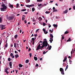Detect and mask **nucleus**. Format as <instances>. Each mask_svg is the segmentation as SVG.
<instances>
[{
    "label": "nucleus",
    "instance_id": "obj_40",
    "mask_svg": "<svg viewBox=\"0 0 75 75\" xmlns=\"http://www.w3.org/2000/svg\"><path fill=\"white\" fill-rule=\"evenodd\" d=\"M39 30H40V29H37L36 30V33H37V32H38V31H39Z\"/></svg>",
    "mask_w": 75,
    "mask_h": 75
},
{
    "label": "nucleus",
    "instance_id": "obj_6",
    "mask_svg": "<svg viewBox=\"0 0 75 75\" xmlns=\"http://www.w3.org/2000/svg\"><path fill=\"white\" fill-rule=\"evenodd\" d=\"M9 20H13L14 18L13 16H9L7 18Z\"/></svg>",
    "mask_w": 75,
    "mask_h": 75
},
{
    "label": "nucleus",
    "instance_id": "obj_36",
    "mask_svg": "<svg viewBox=\"0 0 75 75\" xmlns=\"http://www.w3.org/2000/svg\"><path fill=\"white\" fill-rule=\"evenodd\" d=\"M64 13H67V10H66L65 11H64Z\"/></svg>",
    "mask_w": 75,
    "mask_h": 75
},
{
    "label": "nucleus",
    "instance_id": "obj_8",
    "mask_svg": "<svg viewBox=\"0 0 75 75\" xmlns=\"http://www.w3.org/2000/svg\"><path fill=\"white\" fill-rule=\"evenodd\" d=\"M65 58H64V59L63 60V62H65L66 61V60H67V57H65Z\"/></svg>",
    "mask_w": 75,
    "mask_h": 75
},
{
    "label": "nucleus",
    "instance_id": "obj_43",
    "mask_svg": "<svg viewBox=\"0 0 75 75\" xmlns=\"http://www.w3.org/2000/svg\"><path fill=\"white\" fill-rule=\"evenodd\" d=\"M42 30L43 31H44V33L46 31L45 29H44V28Z\"/></svg>",
    "mask_w": 75,
    "mask_h": 75
},
{
    "label": "nucleus",
    "instance_id": "obj_33",
    "mask_svg": "<svg viewBox=\"0 0 75 75\" xmlns=\"http://www.w3.org/2000/svg\"><path fill=\"white\" fill-rule=\"evenodd\" d=\"M58 11V10L57 9H54L53 11V12H56Z\"/></svg>",
    "mask_w": 75,
    "mask_h": 75
},
{
    "label": "nucleus",
    "instance_id": "obj_45",
    "mask_svg": "<svg viewBox=\"0 0 75 75\" xmlns=\"http://www.w3.org/2000/svg\"><path fill=\"white\" fill-rule=\"evenodd\" d=\"M64 36H62V40H64Z\"/></svg>",
    "mask_w": 75,
    "mask_h": 75
},
{
    "label": "nucleus",
    "instance_id": "obj_20",
    "mask_svg": "<svg viewBox=\"0 0 75 75\" xmlns=\"http://www.w3.org/2000/svg\"><path fill=\"white\" fill-rule=\"evenodd\" d=\"M9 7H11V8H13V6L12 5H9Z\"/></svg>",
    "mask_w": 75,
    "mask_h": 75
},
{
    "label": "nucleus",
    "instance_id": "obj_24",
    "mask_svg": "<svg viewBox=\"0 0 75 75\" xmlns=\"http://www.w3.org/2000/svg\"><path fill=\"white\" fill-rule=\"evenodd\" d=\"M50 43H52V42L53 41V39H50L49 40Z\"/></svg>",
    "mask_w": 75,
    "mask_h": 75
},
{
    "label": "nucleus",
    "instance_id": "obj_12",
    "mask_svg": "<svg viewBox=\"0 0 75 75\" xmlns=\"http://www.w3.org/2000/svg\"><path fill=\"white\" fill-rule=\"evenodd\" d=\"M71 41V38H69L68 40H67V42H69V41Z\"/></svg>",
    "mask_w": 75,
    "mask_h": 75
},
{
    "label": "nucleus",
    "instance_id": "obj_55",
    "mask_svg": "<svg viewBox=\"0 0 75 75\" xmlns=\"http://www.w3.org/2000/svg\"><path fill=\"white\" fill-rule=\"evenodd\" d=\"M15 53L16 54H17V51H15Z\"/></svg>",
    "mask_w": 75,
    "mask_h": 75
},
{
    "label": "nucleus",
    "instance_id": "obj_46",
    "mask_svg": "<svg viewBox=\"0 0 75 75\" xmlns=\"http://www.w3.org/2000/svg\"><path fill=\"white\" fill-rule=\"evenodd\" d=\"M36 67H38V64H36L35 65Z\"/></svg>",
    "mask_w": 75,
    "mask_h": 75
},
{
    "label": "nucleus",
    "instance_id": "obj_64",
    "mask_svg": "<svg viewBox=\"0 0 75 75\" xmlns=\"http://www.w3.org/2000/svg\"><path fill=\"white\" fill-rule=\"evenodd\" d=\"M71 10V8H69V10Z\"/></svg>",
    "mask_w": 75,
    "mask_h": 75
},
{
    "label": "nucleus",
    "instance_id": "obj_50",
    "mask_svg": "<svg viewBox=\"0 0 75 75\" xmlns=\"http://www.w3.org/2000/svg\"><path fill=\"white\" fill-rule=\"evenodd\" d=\"M24 14H28V12H25L24 13Z\"/></svg>",
    "mask_w": 75,
    "mask_h": 75
},
{
    "label": "nucleus",
    "instance_id": "obj_2",
    "mask_svg": "<svg viewBox=\"0 0 75 75\" xmlns=\"http://www.w3.org/2000/svg\"><path fill=\"white\" fill-rule=\"evenodd\" d=\"M1 6L3 7L1 8V11H5V10L7 8V6L5 5H4V4H2Z\"/></svg>",
    "mask_w": 75,
    "mask_h": 75
},
{
    "label": "nucleus",
    "instance_id": "obj_37",
    "mask_svg": "<svg viewBox=\"0 0 75 75\" xmlns=\"http://www.w3.org/2000/svg\"><path fill=\"white\" fill-rule=\"evenodd\" d=\"M25 19V18L24 17H23L22 18V21H24Z\"/></svg>",
    "mask_w": 75,
    "mask_h": 75
},
{
    "label": "nucleus",
    "instance_id": "obj_27",
    "mask_svg": "<svg viewBox=\"0 0 75 75\" xmlns=\"http://www.w3.org/2000/svg\"><path fill=\"white\" fill-rule=\"evenodd\" d=\"M19 4H16V8H18V7H19Z\"/></svg>",
    "mask_w": 75,
    "mask_h": 75
},
{
    "label": "nucleus",
    "instance_id": "obj_25",
    "mask_svg": "<svg viewBox=\"0 0 75 75\" xmlns=\"http://www.w3.org/2000/svg\"><path fill=\"white\" fill-rule=\"evenodd\" d=\"M8 44H7V43H6V44L5 45V48H7V46H8Z\"/></svg>",
    "mask_w": 75,
    "mask_h": 75
},
{
    "label": "nucleus",
    "instance_id": "obj_30",
    "mask_svg": "<svg viewBox=\"0 0 75 75\" xmlns=\"http://www.w3.org/2000/svg\"><path fill=\"white\" fill-rule=\"evenodd\" d=\"M42 25H43L44 26H45V25H46V24H45V23H44V22H43Z\"/></svg>",
    "mask_w": 75,
    "mask_h": 75
},
{
    "label": "nucleus",
    "instance_id": "obj_61",
    "mask_svg": "<svg viewBox=\"0 0 75 75\" xmlns=\"http://www.w3.org/2000/svg\"><path fill=\"white\" fill-rule=\"evenodd\" d=\"M20 25V22L18 23V25Z\"/></svg>",
    "mask_w": 75,
    "mask_h": 75
},
{
    "label": "nucleus",
    "instance_id": "obj_11",
    "mask_svg": "<svg viewBox=\"0 0 75 75\" xmlns=\"http://www.w3.org/2000/svg\"><path fill=\"white\" fill-rule=\"evenodd\" d=\"M25 1L27 3H28L30 2V0H26Z\"/></svg>",
    "mask_w": 75,
    "mask_h": 75
},
{
    "label": "nucleus",
    "instance_id": "obj_49",
    "mask_svg": "<svg viewBox=\"0 0 75 75\" xmlns=\"http://www.w3.org/2000/svg\"><path fill=\"white\" fill-rule=\"evenodd\" d=\"M73 8L74 10H75V6H73Z\"/></svg>",
    "mask_w": 75,
    "mask_h": 75
},
{
    "label": "nucleus",
    "instance_id": "obj_57",
    "mask_svg": "<svg viewBox=\"0 0 75 75\" xmlns=\"http://www.w3.org/2000/svg\"><path fill=\"white\" fill-rule=\"evenodd\" d=\"M17 50L18 51H19V52H20V51H21L20 50Z\"/></svg>",
    "mask_w": 75,
    "mask_h": 75
},
{
    "label": "nucleus",
    "instance_id": "obj_28",
    "mask_svg": "<svg viewBox=\"0 0 75 75\" xmlns=\"http://www.w3.org/2000/svg\"><path fill=\"white\" fill-rule=\"evenodd\" d=\"M14 47H15L16 48V43H14Z\"/></svg>",
    "mask_w": 75,
    "mask_h": 75
},
{
    "label": "nucleus",
    "instance_id": "obj_63",
    "mask_svg": "<svg viewBox=\"0 0 75 75\" xmlns=\"http://www.w3.org/2000/svg\"><path fill=\"white\" fill-rule=\"evenodd\" d=\"M22 31H21V30H20V33H21Z\"/></svg>",
    "mask_w": 75,
    "mask_h": 75
},
{
    "label": "nucleus",
    "instance_id": "obj_35",
    "mask_svg": "<svg viewBox=\"0 0 75 75\" xmlns=\"http://www.w3.org/2000/svg\"><path fill=\"white\" fill-rule=\"evenodd\" d=\"M39 18L40 19V20H41V21L42 20V19L41 17H39Z\"/></svg>",
    "mask_w": 75,
    "mask_h": 75
},
{
    "label": "nucleus",
    "instance_id": "obj_3",
    "mask_svg": "<svg viewBox=\"0 0 75 75\" xmlns=\"http://www.w3.org/2000/svg\"><path fill=\"white\" fill-rule=\"evenodd\" d=\"M60 71L61 72V74H63V75H64L65 74L64 73V69L62 68H60Z\"/></svg>",
    "mask_w": 75,
    "mask_h": 75
},
{
    "label": "nucleus",
    "instance_id": "obj_26",
    "mask_svg": "<svg viewBox=\"0 0 75 75\" xmlns=\"http://www.w3.org/2000/svg\"><path fill=\"white\" fill-rule=\"evenodd\" d=\"M68 33H69V32H68V31H66L64 33L65 34H68Z\"/></svg>",
    "mask_w": 75,
    "mask_h": 75
},
{
    "label": "nucleus",
    "instance_id": "obj_15",
    "mask_svg": "<svg viewBox=\"0 0 75 75\" xmlns=\"http://www.w3.org/2000/svg\"><path fill=\"white\" fill-rule=\"evenodd\" d=\"M19 67L21 68V67H23V65L21 64H19Z\"/></svg>",
    "mask_w": 75,
    "mask_h": 75
},
{
    "label": "nucleus",
    "instance_id": "obj_32",
    "mask_svg": "<svg viewBox=\"0 0 75 75\" xmlns=\"http://www.w3.org/2000/svg\"><path fill=\"white\" fill-rule=\"evenodd\" d=\"M3 21H2V19H1V18H0V23H1V22Z\"/></svg>",
    "mask_w": 75,
    "mask_h": 75
},
{
    "label": "nucleus",
    "instance_id": "obj_5",
    "mask_svg": "<svg viewBox=\"0 0 75 75\" xmlns=\"http://www.w3.org/2000/svg\"><path fill=\"white\" fill-rule=\"evenodd\" d=\"M7 70H8V68L7 67L6 68V69H5V72H6L7 74H8L9 72H8V71H7Z\"/></svg>",
    "mask_w": 75,
    "mask_h": 75
},
{
    "label": "nucleus",
    "instance_id": "obj_1",
    "mask_svg": "<svg viewBox=\"0 0 75 75\" xmlns=\"http://www.w3.org/2000/svg\"><path fill=\"white\" fill-rule=\"evenodd\" d=\"M48 46V47H49V44H48V42L47 41V39H44L43 40V42L42 43V46H41V44H39L37 47L36 50L38 51L39 50H41L42 48H43V47H46Z\"/></svg>",
    "mask_w": 75,
    "mask_h": 75
},
{
    "label": "nucleus",
    "instance_id": "obj_18",
    "mask_svg": "<svg viewBox=\"0 0 75 75\" xmlns=\"http://www.w3.org/2000/svg\"><path fill=\"white\" fill-rule=\"evenodd\" d=\"M26 11V9H23L21 11Z\"/></svg>",
    "mask_w": 75,
    "mask_h": 75
},
{
    "label": "nucleus",
    "instance_id": "obj_41",
    "mask_svg": "<svg viewBox=\"0 0 75 75\" xmlns=\"http://www.w3.org/2000/svg\"><path fill=\"white\" fill-rule=\"evenodd\" d=\"M29 55H30V57L31 58V55H32V54L29 53Z\"/></svg>",
    "mask_w": 75,
    "mask_h": 75
},
{
    "label": "nucleus",
    "instance_id": "obj_19",
    "mask_svg": "<svg viewBox=\"0 0 75 75\" xmlns=\"http://www.w3.org/2000/svg\"><path fill=\"white\" fill-rule=\"evenodd\" d=\"M42 1V0H37V2H41Z\"/></svg>",
    "mask_w": 75,
    "mask_h": 75
},
{
    "label": "nucleus",
    "instance_id": "obj_54",
    "mask_svg": "<svg viewBox=\"0 0 75 75\" xmlns=\"http://www.w3.org/2000/svg\"><path fill=\"white\" fill-rule=\"evenodd\" d=\"M55 7H53V10H55Z\"/></svg>",
    "mask_w": 75,
    "mask_h": 75
},
{
    "label": "nucleus",
    "instance_id": "obj_34",
    "mask_svg": "<svg viewBox=\"0 0 75 75\" xmlns=\"http://www.w3.org/2000/svg\"><path fill=\"white\" fill-rule=\"evenodd\" d=\"M8 61H11V59L10 57H9L8 59Z\"/></svg>",
    "mask_w": 75,
    "mask_h": 75
},
{
    "label": "nucleus",
    "instance_id": "obj_52",
    "mask_svg": "<svg viewBox=\"0 0 75 75\" xmlns=\"http://www.w3.org/2000/svg\"><path fill=\"white\" fill-rule=\"evenodd\" d=\"M16 71V74H17V72H18V70H15Z\"/></svg>",
    "mask_w": 75,
    "mask_h": 75
},
{
    "label": "nucleus",
    "instance_id": "obj_59",
    "mask_svg": "<svg viewBox=\"0 0 75 75\" xmlns=\"http://www.w3.org/2000/svg\"><path fill=\"white\" fill-rule=\"evenodd\" d=\"M35 21V20H34V19H33V21Z\"/></svg>",
    "mask_w": 75,
    "mask_h": 75
},
{
    "label": "nucleus",
    "instance_id": "obj_51",
    "mask_svg": "<svg viewBox=\"0 0 75 75\" xmlns=\"http://www.w3.org/2000/svg\"><path fill=\"white\" fill-rule=\"evenodd\" d=\"M43 54H45V51H43Z\"/></svg>",
    "mask_w": 75,
    "mask_h": 75
},
{
    "label": "nucleus",
    "instance_id": "obj_47",
    "mask_svg": "<svg viewBox=\"0 0 75 75\" xmlns=\"http://www.w3.org/2000/svg\"><path fill=\"white\" fill-rule=\"evenodd\" d=\"M34 36H35V37H36L37 36V34H34Z\"/></svg>",
    "mask_w": 75,
    "mask_h": 75
},
{
    "label": "nucleus",
    "instance_id": "obj_16",
    "mask_svg": "<svg viewBox=\"0 0 75 75\" xmlns=\"http://www.w3.org/2000/svg\"><path fill=\"white\" fill-rule=\"evenodd\" d=\"M68 68V65H67L65 69V71H67V69Z\"/></svg>",
    "mask_w": 75,
    "mask_h": 75
},
{
    "label": "nucleus",
    "instance_id": "obj_56",
    "mask_svg": "<svg viewBox=\"0 0 75 75\" xmlns=\"http://www.w3.org/2000/svg\"><path fill=\"white\" fill-rule=\"evenodd\" d=\"M12 58H14V56L13 55V56H12Z\"/></svg>",
    "mask_w": 75,
    "mask_h": 75
},
{
    "label": "nucleus",
    "instance_id": "obj_13",
    "mask_svg": "<svg viewBox=\"0 0 75 75\" xmlns=\"http://www.w3.org/2000/svg\"><path fill=\"white\" fill-rule=\"evenodd\" d=\"M53 25L54 27H55V28H56V27H58L57 25L55 24H53Z\"/></svg>",
    "mask_w": 75,
    "mask_h": 75
},
{
    "label": "nucleus",
    "instance_id": "obj_58",
    "mask_svg": "<svg viewBox=\"0 0 75 75\" xmlns=\"http://www.w3.org/2000/svg\"><path fill=\"white\" fill-rule=\"evenodd\" d=\"M53 38L51 37L50 38V40H52V39Z\"/></svg>",
    "mask_w": 75,
    "mask_h": 75
},
{
    "label": "nucleus",
    "instance_id": "obj_23",
    "mask_svg": "<svg viewBox=\"0 0 75 75\" xmlns=\"http://www.w3.org/2000/svg\"><path fill=\"white\" fill-rule=\"evenodd\" d=\"M31 41L33 42H34V38H32L31 39Z\"/></svg>",
    "mask_w": 75,
    "mask_h": 75
},
{
    "label": "nucleus",
    "instance_id": "obj_17",
    "mask_svg": "<svg viewBox=\"0 0 75 75\" xmlns=\"http://www.w3.org/2000/svg\"><path fill=\"white\" fill-rule=\"evenodd\" d=\"M52 48V46L51 45H50L49 47V50H51V49Z\"/></svg>",
    "mask_w": 75,
    "mask_h": 75
},
{
    "label": "nucleus",
    "instance_id": "obj_48",
    "mask_svg": "<svg viewBox=\"0 0 75 75\" xmlns=\"http://www.w3.org/2000/svg\"><path fill=\"white\" fill-rule=\"evenodd\" d=\"M31 48H29V49L28 50V52H30V51H31Z\"/></svg>",
    "mask_w": 75,
    "mask_h": 75
},
{
    "label": "nucleus",
    "instance_id": "obj_42",
    "mask_svg": "<svg viewBox=\"0 0 75 75\" xmlns=\"http://www.w3.org/2000/svg\"><path fill=\"white\" fill-rule=\"evenodd\" d=\"M44 33L45 34H47L48 33V31H46V32H44Z\"/></svg>",
    "mask_w": 75,
    "mask_h": 75
},
{
    "label": "nucleus",
    "instance_id": "obj_44",
    "mask_svg": "<svg viewBox=\"0 0 75 75\" xmlns=\"http://www.w3.org/2000/svg\"><path fill=\"white\" fill-rule=\"evenodd\" d=\"M13 53H11L10 54V57H11L12 56H13Z\"/></svg>",
    "mask_w": 75,
    "mask_h": 75
},
{
    "label": "nucleus",
    "instance_id": "obj_53",
    "mask_svg": "<svg viewBox=\"0 0 75 75\" xmlns=\"http://www.w3.org/2000/svg\"><path fill=\"white\" fill-rule=\"evenodd\" d=\"M54 2V1H50V2L51 3H53Z\"/></svg>",
    "mask_w": 75,
    "mask_h": 75
},
{
    "label": "nucleus",
    "instance_id": "obj_21",
    "mask_svg": "<svg viewBox=\"0 0 75 75\" xmlns=\"http://www.w3.org/2000/svg\"><path fill=\"white\" fill-rule=\"evenodd\" d=\"M50 37H52V38H53V37H54V36H53V35L52 34H50Z\"/></svg>",
    "mask_w": 75,
    "mask_h": 75
},
{
    "label": "nucleus",
    "instance_id": "obj_10",
    "mask_svg": "<svg viewBox=\"0 0 75 75\" xmlns=\"http://www.w3.org/2000/svg\"><path fill=\"white\" fill-rule=\"evenodd\" d=\"M9 65L10 67H12V63L11 62H10L9 63Z\"/></svg>",
    "mask_w": 75,
    "mask_h": 75
},
{
    "label": "nucleus",
    "instance_id": "obj_31",
    "mask_svg": "<svg viewBox=\"0 0 75 75\" xmlns=\"http://www.w3.org/2000/svg\"><path fill=\"white\" fill-rule=\"evenodd\" d=\"M38 7H40V6H42V4H38Z\"/></svg>",
    "mask_w": 75,
    "mask_h": 75
},
{
    "label": "nucleus",
    "instance_id": "obj_4",
    "mask_svg": "<svg viewBox=\"0 0 75 75\" xmlns=\"http://www.w3.org/2000/svg\"><path fill=\"white\" fill-rule=\"evenodd\" d=\"M4 27H5V25H0V28H1V30H4L6 28L5 27L3 28Z\"/></svg>",
    "mask_w": 75,
    "mask_h": 75
},
{
    "label": "nucleus",
    "instance_id": "obj_9",
    "mask_svg": "<svg viewBox=\"0 0 75 75\" xmlns=\"http://www.w3.org/2000/svg\"><path fill=\"white\" fill-rule=\"evenodd\" d=\"M15 57L16 58H17L19 57V56H18V54H16L15 55Z\"/></svg>",
    "mask_w": 75,
    "mask_h": 75
},
{
    "label": "nucleus",
    "instance_id": "obj_14",
    "mask_svg": "<svg viewBox=\"0 0 75 75\" xmlns=\"http://www.w3.org/2000/svg\"><path fill=\"white\" fill-rule=\"evenodd\" d=\"M34 58L35 60V61H37V57H34Z\"/></svg>",
    "mask_w": 75,
    "mask_h": 75
},
{
    "label": "nucleus",
    "instance_id": "obj_62",
    "mask_svg": "<svg viewBox=\"0 0 75 75\" xmlns=\"http://www.w3.org/2000/svg\"><path fill=\"white\" fill-rule=\"evenodd\" d=\"M68 58H71V56H69L68 57Z\"/></svg>",
    "mask_w": 75,
    "mask_h": 75
},
{
    "label": "nucleus",
    "instance_id": "obj_29",
    "mask_svg": "<svg viewBox=\"0 0 75 75\" xmlns=\"http://www.w3.org/2000/svg\"><path fill=\"white\" fill-rule=\"evenodd\" d=\"M32 11H34L35 10V8H32Z\"/></svg>",
    "mask_w": 75,
    "mask_h": 75
},
{
    "label": "nucleus",
    "instance_id": "obj_7",
    "mask_svg": "<svg viewBox=\"0 0 75 75\" xmlns=\"http://www.w3.org/2000/svg\"><path fill=\"white\" fill-rule=\"evenodd\" d=\"M26 6L27 7H32L33 5H26Z\"/></svg>",
    "mask_w": 75,
    "mask_h": 75
},
{
    "label": "nucleus",
    "instance_id": "obj_22",
    "mask_svg": "<svg viewBox=\"0 0 75 75\" xmlns=\"http://www.w3.org/2000/svg\"><path fill=\"white\" fill-rule=\"evenodd\" d=\"M18 37V35H16L14 36V38H17Z\"/></svg>",
    "mask_w": 75,
    "mask_h": 75
},
{
    "label": "nucleus",
    "instance_id": "obj_60",
    "mask_svg": "<svg viewBox=\"0 0 75 75\" xmlns=\"http://www.w3.org/2000/svg\"><path fill=\"white\" fill-rule=\"evenodd\" d=\"M51 27V25H50L49 26V28H50V27Z\"/></svg>",
    "mask_w": 75,
    "mask_h": 75
},
{
    "label": "nucleus",
    "instance_id": "obj_38",
    "mask_svg": "<svg viewBox=\"0 0 75 75\" xmlns=\"http://www.w3.org/2000/svg\"><path fill=\"white\" fill-rule=\"evenodd\" d=\"M50 13L49 11H46L45 13H46V14H49Z\"/></svg>",
    "mask_w": 75,
    "mask_h": 75
},
{
    "label": "nucleus",
    "instance_id": "obj_39",
    "mask_svg": "<svg viewBox=\"0 0 75 75\" xmlns=\"http://www.w3.org/2000/svg\"><path fill=\"white\" fill-rule=\"evenodd\" d=\"M29 62V60H26L25 62L26 63H28Z\"/></svg>",
    "mask_w": 75,
    "mask_h": 75
}]
</instances>
